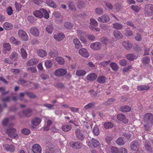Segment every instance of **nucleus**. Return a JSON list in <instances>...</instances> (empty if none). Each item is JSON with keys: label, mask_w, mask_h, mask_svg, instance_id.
<instances>
[{"label": "nucleus", "mask_w": 153, "mask_h": 153, "mask_svg": "<svg viewBox=\"0 0 153 153\" xmlns=\"http://www.w3.org/2000/svg\"><path fill=\"white\" fill-rule=\"evenodd\" d=\"M144 12L148 15H153V5L151 4L146 5L144 8Z\"/></svg>", "instance_id": "2"}, {"label": "nucleus", "mask_w": 153, "mask_h": 153, "mask_svg": "<svg viewBox=\"0 0 153 153\" xmlns=\"http://www.w3.org/2000/svg\"><path fill=\"white\" fill-rule=\"evenodd\" d=\"M39 61L35 59H33L28 60L27 62V65L28 66L33 65L38 63Z\"/></svg>", "instance_id": "16"}, {"label": "nucleus", "mask_w": 153, "mask_h": 153, "mask_svg": "<svg viewBox=\"0 0 153 153\" xmlns=\"http://www.w3.org/2000/svg\"><path fill=\"white\" fill-rule=\"evenodd\" d=\"M55 60L59 64L61 65H62L64 64L65 60L61 56H59L56 57Z\"/></svg>", "instance_id": "33"}, {"label": "nucleus", "mask_w": 153, "mask_h": 153, "mask_svg": "<svg viewBox=\"0 0 153 153\" xmlns=\"http://www.w3.org/2000/svg\"><path fill=\"white\" fill-rule=\"evenodd\" d=\"M111 62L110 60L107 61H103L100 63L99 65L103 67H106Z\"/></svg>", "instance_id": "46"}, {"label": "nucleus", "mask_w": 153, "mask_h": 153, "mask_svg": "<svg viewBox=\"0 0 153 153\" xmlns=\"http://www.w3.org/2000/svg\"><path fill=\"white\" fill-rule=\"evenodd\" d=\"M41 122V120L40 118L38 117L33 118L31 120V123L33 126H31V128H34L36 127V126L38 125Z\"/></svg>", "instance_id": "8"}, {"label": "nucleus", "mask_w": 153, "mask_h": 153, "mask_svg": "<svg viewBox=\"0 0 153 153\" xmlns=\"http://www.w3.org/2000/svg\"><path fill=\"white\" fill-rule=\"evenodd\" d=\"M78 6L80 8L84 7H85L84 2L81 0H79L78 2Z\"/></svg>", "instance_id": "61"}, {"label": "nucleus", "mask_w": 153, "mask_h": 153, "mask_svg": "<svg viewBox=\"0 0 153 153\" xmlns=\"http://www.w3.org/2000/svg\"><path fill=\"white\" fill-rule=\"evenodd\" d=\"M25 95H27L29 97L32 98H35L36 96L33 93L28 91H26L25 92Z\"/></svg>", "instance_id": "45"}, {"label": "nucleus", "mask_w": 153, "mask_h": 153, "mask_svg": "<svg viewBox=\"0 0 153 153\" xmlns=\"http://www.w3.org/2000/svg\"><path fill=\"white\" fill-rule=\"evenodd\" d=\"M100 145L99 142L94 139H92L91 141H89L88 143V145L90 147L96 148L97 147Z\"/></svg>", "instance_id": "9"}, {"label": "nucleus", "mask_w": 153, "mask_h": 153, "mask_svg": "<svg viewBox=\"0 0 153 153\" xmlns=\"http://www.w3.org/2000/svg\"><path fill=\"white\" fill-rule=\"evenodd\" d=\"M68 4L69 8L70 10L74 11L76 10V8L74 3L72 2L69 1L68 3Z\"/></svg>", "instance_id": "37"}, {"label": "nucleus", "mask_w": 153, "mask_h": 153, "mask_svg": "<svg viewBox=\"0 0 153 153\" xmlns=\"http://www.w3.org/2000/svg\"><path fill=\"white\" fill-rule=\"evenodd\" d=\"M20 53L22 58L23 59H26L27 55L26 50L23 48H21L20 49Z\"/></svg>", "instance_id": "35"}, {"label": "nucleus", "mask_w": 153, "mask_h": 153, "mask_svg": "<svg viewBox=\"0 0 153 153\" xmlns=\"http://www.w3.org/2000/svg\"><path fill=\"white\" fill-rule=\"evenodd\" d=\"M45 65L46 67L50 68L52 65V62L50 60H48L45 62Z\"/></svg>", "instance_id": "62"}, {"label": "nucleus", "mask_w": 153, "mask_h": 153, "mask_svg": "<svg viewBox=\"0 0 153 153\" xmlns=\"http://www.w3.org/2000/svg\"><path fill=\"white\" fill-rule=\"evenodd\" d=\"M125 34L127 36H131L133 35V32L130 30H126Z\"/></svg>", "instance_id": "64"}, {"label": "nucleus", "mask_w": 153, "mask_h": 153, "mask_svg": "<svg viewBox=\"0 0 153 153\" xmlns=\"http://www.w3.org/2000/svg\"><path fill=\"white\" fill-rule=\"evenodd\" d=\"M78 33V36L80 39L84 37H85L86 34L85 32H84L82 30H79L77 31Z\"/></svg>", "instance_id": "42"}, {"label": "nucleus", "mask_w": 153, "mask_h": 153, "mask_svg": "<svg viewBox=\"0 0 153 153\" xmlns=\"http://www.w3.org/2000/svg\"><path fill=\"white\" fill-rule=\"evenodd\" d=\"M149 88V87L146 85H140L138 86L137 87L139 91H142L144 90H148Z\"/></svg>", "instance_id": "50"}, {"label": "nucleus", "mask_w": 153, "mask_h": 153, "mask_svg": "<svg viewBox=\"0 0 153 153\" xmlns=\"http://www.w3.org/2000/svg\"><path fill=\"white\" fill-rule=\"evenodd\" d=\"M104 126L105 128L108 129L112 128L113 127V125L110 122H106L104 124Z\"/></svg>", "instance_id": "40"}, {"label": "nucleus", "mask_w": 153, "mask_h": 153, "mask_svg": "<svg viewBox=\"0 0 153 153\" xmlns=\"http://www.w3.org/2000/svg\"><path fill=\"white\" fill-rule=\"evenodd\" d=\"M90 47L93 50H99L101 48V45L100 42H96L91 44L90 45Z\"/></svg>", "instance_id": "12"}, {"label": "nucleus", "mask_w": 153, "mask_h": 153, "mask_svg": "<svg viewBox=\"0 0 153 153\" xmlns=\"http://www.w3.org/2000/svg\"><path fill=\"white\" fill-rule=\"evenodd\" d=\"M71 128V126H69L67 125L63 126L62 127V130L65 131H68L70 130Z\"/></svg>", "instance_id": "49"}, {"label": "nucleus", "mask_w": 153, "mask_h": 153, "mask_svg": "<svg viewBox=\"0 0 153 153\" xmlns=\"http://www.w3.org/2000/svg\"><path fill=\"white\" fill-rule=\"evenodd\" d=\"M80 54L82 56L87 58L89 56V54L86 49L84 48L80 49L79 51Z\"/></svg>", "instance_id": "14"}, {"label": "nucleus", "mask_w": 153, "mask_h": 153, "mask_svg": "<svg viewBox=\"0 0 153 153\" xmlns=\"http://www.w3.org/2000/svg\"><path fill=\"white\" fill-rule=\"evenodd\" d=\"M40 77L43 80H45L48 79L49 76L48 75L45 74H42L40 76Z\"/></svg>", "instance_id": "58"}, {"label": "nucleus", "mask_w": 153, "mask_h": 153, "mask_svg": "<svg viewBox=\"0 0 153 153\" xmlns=\"http://www.w3.org/2000/svg\"><path fill=\"white\" fill-rule=\"evenodd\" d=\"M97 77V76L95 74L92 73L88 74L87 76V79L88 80L90 81H93L95 80Z\"/></svg>", "instance_id": "19"}, {"label": "nucleus", "mask_w": 153, "mask_h": 153, "mask_svg": "<svg viewBox=\"0 0 153 153\" xmlns=\"http://www.w3.org/2000/svg\"><path fill=\"white\" fill-rule=\"evenodd\" d=\"M89 93H91V94L92 97H96L97 95V91H95L94 90L91 89L89 91Z\"/></svg>", "instance_id": "63"}, {"label": "nucleus", "mask_w": 153, "mask_h": 153, "mask_svg": "<svg viewBox=\"0 0 153 153\" xmlns=\"http://www.w3.org/2000/svg\"><path fill=\"white\" fill-rule=\"evenodd\" d=\"M65 36L62 33H60L58 35H55L54 36V38L56 40L61 41L64 39Z\"/></svg>", "instance_id": "28"}, {"label": "nucleus", "mask_w": 153, "mask_h": 153, "mask_svg": "<svg viewBox=\"0 0 153 153\" xmlns=\"http://www.w3.org/2000/svg\"><path fill=\"white\" fill-rule=\"evenodd\" d=\"M64 25L65 27L68 30L71 29L73 26V25L69 22H65Z\"/></svg>", "instance_id": "47"}, {"label": "nucleus", "mask_w": 153, "mask_h": 153, "mask_svg": "<svg viewBox=\"0 0 153 153\" xmlns=\"http://www.w3.org/2000/svg\"><path fill=\"white\" fill-rule=\"evenodd\" d=\"M69 145L71 147L77 149H79L81 148L82 146V144L79 141H71L69 143Z\"/></svg>", "instance_id": "4"}, {"label": "nucleus", "mask_w": 153, "mask_h": 153, "mask_svg": "<svg viewBox=\"0 0 153 153\" xmlns=\"http://www.w3.org/2000/svg\"><path fill=\"white\" fill-rule=\"evenodd\" d=\"M41 11V9L40 10H36L33 12V14L36 17L41 18L43 17Z\"/></svg>", "instance_id": "23"}, {"label": "nucleus", "mask_w": 153, "mask_h": 153, "mask_svg": "<svg viewBox=\"0 0 153 153\" xmlns=\"http://www.w3.org/2000/svg\"><path fill=\"white\" fill-rule=\"evenodd\" d=\"M140 146L139 143L137 141L134 140L130 144V148L133 151L137 150Z\"/></svg>", "instance_id": "11"}, {"label": "nucleus", "mask_w": 153, "mask_h": 153, "mask_svg": "<svg viewBox=\"0 0 153 153\" xmlns=\"http://www.w3.org/2000/svg\"><path fill=\"white\" fill-rule=\"evenodd\" d=\"M32 110L30 108H28L22 111V114L26 117H30L32 115Z\"/></svg>", "instance_id": "15"}, {"label": "nucleus", "mask_w": 153, "mask_h": 153, "mask_svg": "<svg viewBox=\"0 0 153 153\" xmlns=\"http://www.w3.org/2000/svg\"><path fill=\"white\" fill-rule=\"evenodd\" d=\"M46 31L49 33H51L53 30V27L52 25L48 26L46 28Z\"/></svg>", "instance_id": "51"}, {"label": "nucleus", "mask_w": 153, "mask_h": 153, "mask_svg": "<svg viewBox=\"0 0 153 153\" xmlns=\"http://www.w3.org/2000/svg\"><path fill=\"white\" fill-rule=\"evenodd\" d=\"M142 61L145 65H148L150 62V57L148 56H145L142 58Z\"/></svg>", "instance_id": "24"}, {"label": "nucleus", "mask_w": 153, "mask_h": 153, "mask_svg": "<svg viewBox=\"0 0 153 153\" xmlns=\"http://www.w3.org/2000/svg\"><path fill=\"white\" fill-rule=\"evenodd\" d=\"M113 25L114 28L118 30H120L123 27L122 25L117 23L113 24Z\"/></svg>", "instance_id": "52"}, {"label": "nucleus", "mask_w": 153, "mask_h": 153, "mask_svg": "<svg viewBox=\"0 0 153 153\" xmlns=\"http://www.w3.org/2000/svg\"><path fill=\"white\" fill-rule=\"evenodd\" d=\"M116 143L117 144L120 145H123L125 143V141L123 140V138L122 137L118 138L116 140Z\"/></svg>", "instance_id": "43"}, {"label": "nucleus", "mask_w": 153, "mask_h": 153, "mask_svg": "<svg viewBox=\"0 0 153 153\" xmlns=\"http://www.w3.org/2000/svg\"><path fill=\"white\" fill-rule=\"evenodd\" d=\"M41 10L43 16L46 19H48L49 17V14L47 10L44 9H41Z\"/></svg>", "instance_id": "41"}, {"label": "nucleus", "mask_w": 153, "mask_h": 153, "mask_svg": "<svg viewBox=\"0 0 153 153\" xmlns=\"http://www.w3.org/2000/svg\"><path fill=\"white\" fill-rule=\"evenodd\" d=\"M67 73L66 70L61 68L56 69L54 72L55 75L58 77H61L65 75Z\"/></svg>", "instance_id": "3"}, {"label": "nucleus", "mask_w": 153, "mask_h": 153, "mask_svg": "<svg viewBox=\"0 0 153 153\" xmlns=\"http://www.w3.org/2000/svg\"><path fill=\"white\" fill-rule=\"evenodd\" d=\"M121 111L123 112H127L130 111L131 108L128 105H125L122 106L120 108Z\"/></svg>", "instance_id": "29"}, {"label": "nucleus", "mask_w": 153, "mask_h": 153, "mask_svg": "<svg viewBox=\"0 0 153 153\" xmlns=\"http://www.w3.org/2000/svg\"><path fill=\"white\" fill-rule=\"evenodd\" d=\"M89 24V27L91 30L95 31H99L100 30V29L97 27L98 25V23L94 19H90Z\"/></svg>", "instance_id": "1"}, {"label": "nucleus", "mask_w": 153, "mask_h": 153, "mask_svg": "<svg viewBox=\"0 0 153 153\" xmlns=\"http://www.w3.org/2000/svg\"><path fill=\"white\" fill-rule=\"evenodd\" d=\"M97 20L100 22L103 23H107L110 21V18L108 15L105 14L99 17Z\"/></svg>", "instance_id": "6"}, {"label": "nucleus", "mask_w": 153, "mask_h": 153, "mask_svg": "<svg viewBox=\"0 0 153 153\" xmlns=\"http://www.w3.org/2000/svg\"><path fill=\"white\" fill-rule=\"evenodd\" d=\"M10 41L11 42L16 45H19L20 43V42L16 39L13 36H12L10 37Z\"/></svg>", "instance_id": "44"}, {"label": "nucleus", "mask_w": 153, "mask_h": 153, "mask_svg": "<svg viewBox=\"0 0 153 153\" xmlns=\"http://www.w3.org/2000/svg\"><path fill=\"white\" fill-rule=\"evenodd\" d=\"M86 73V72L84 70H77L76 72V74L77 76H83Z\"/></svg>", "instance_id": "38"}, {"label": "nucleus", "mask_w": 153, "mask_h": 153, "mask_svg": "<svg viewBox=\"0 0 153 153\" xmlns=\"http://www.w3.org/2000/svg\"><path fill=\"white\" fill-rule=\"evenodd\" d=\"M37 53L38 56L41 57H44L47 55V53L42 50H38Z\"/></svg>", "instance_id": "30"}, {"label": "nucleus", "mask_w": 153, "mask_h": 153, "mask_svg": "<svg viewBox=\"0 0 153 153\" xmlns=\"http://www.w3.org/2000/svg\"><path fill=\"white\" fill-rule=\"evenodd\" d=\"M95 13L98 15H101L103 13V10L101 8H97L95 10Z\"/></svg>", "instance_id": "53"}, {"label": "nucleus", "mask_w": 153, "mask_h": 153, "mask_svg": "<svg viewBox=\"0 0 153 153\" xmlns=\"http://www.w3.org/2000/svg\"><path fill=\"white\" fill-rule=\"evenodd\" d=\"M126 58L130 61H133L134 59H136L137 58V57L136 55L133 53L128 54L126 56Z\"/></svg>", "instance_id": "31"}, {"label": "nucleus", "mask_w": 153, "mask_h": 153, "mask_svg": "<svg viewBox=\"0 0 153 153\" xmlns=\"http://www.w3.org/2000/svg\"><path fill=\"white\" fill-rule=\"evenodd\" d=\"M115 100V99L114 98H110L108 99L107 101L104 102L103 104L105 106H107L112 104Z\"/></svg>", "instance_id": "32"}, {"label": "nucleus", "mask_w": 153, "mask_h": 153, "mask_svg": "<svg viewBox=\"0 0 153 153\" xmlns=\"http://www.w3.org/2000/svg\"><path fill=\"white\" fill-rule=\"evenodd\" d=\"M113 35L115 38L122 39L123 38L122 34L119 31L115 30L114 31Z\"/></svg>", "instance_id": "22"}, {"label": "nucleus", "mask_w": 153, "mask_h": 153, "mask_svg": "<svg viewBox=\"0 0 153 153\" xmlns=\"http://www.w3.org/2000/svg\"><path fill=\"white\" fill-rule=\"evenodd\" d=\"M117 117L118 120L123 121L125 123L128 122V120L126 118L125 116L123 114H119Z\"/></svg>", "instance_id": "18"}, {"label": "nucleus", "mask_w": 153, "mask_h": 153, "mask_svg": "<svg viewBox=\"0 0 153 153\" xmlns=\"http://www.w3.org/2000/svg\"><path fill=\"white\" fill-rule=\"evenodd\" d=\"M144 121L145 122L152 124H153V115L150 113H147L144 117Z\"/></svg>", "instance_id": "5"}, {"label": "nucleus", "mask_w": 153, "mask_h": 153, "mask_svg": "<svg viewBox=\"0 0 153 153\" xmlns=\"http://www.w3.org/2000/svg\"><path fill=\"white\" fill-rule=\"evenodd\" d=\"M101 42L103 44L106 45L108 42V40L107 38L105 37L102 38Z\"/></svg>", "instance_id": "59"}, {"label": "nucleus", "mask_w": 153, "mask_h": 153, "mask_svg": "<svg viewBox=\"0 0 153 153\" xmlns=\"http://www.w3.org/2000/svg\"><path fill=\"white\" fill-rule=\"evenodd\" d=\"M113 138V136L110 134H108L105 137V140L107 143H109L112 140Z\"/></svg>", "instance_id": "60"}, {"label": "nucleus", "mask_w": 153, "mask_h": 153, "mask_svg": "<svg viewBox=\"0 0 153 153\" xmlns=\"http://www.w3.org/2000/svg\"><path fill=\"white\" fill-rule=\"evenodd\" d=\"M10 59L13 61H16L18 59V55L15 52H14L11 53Z\"/></svg>", "instance_id": "27"}, {"label": "nucleus", "mask_w": 153, "mask_h": 153, "mask_svg": "<svg viewBox=\"0 0 153 153\" xmlns=\"http://www.w3.org/2000/svg\"><path fill=\"white\" fill-rule=\"evenodd\" d=\"M32 151L33 153H41L42 149L39 145L35 144L32 146Z\"/></svg>", "instance_id": "10"}, {"label": "nucleus", "mask_w": 153, "mask_h": 153, "mask_svg": "<svg viewBox=\"0 0 153 153\" xmlns=\"http://www.w3.org/2000/svg\"><path fill=\"white\" fill-rule=\"evenodd\" d=\"M15 5L16 10L18 11L21 10L22 5L20 3H18L16 1L15 2Z\"/></svg>", "instance_id": "57"}, {"label": "nucleus", "mask_w": 153, "mask_h": 153, "mask_svg": "<svg viewBox=\"0 0 153 153\" xmlns=\"http://www.w3.org/2000/svg\"><path fill=\"white\" fill-rule=\"evenodd\" d=\"M76 48L79 49L82 47V45L79 41L78 39H75L73 40Z\"/></svg>", "instance_id": "26"}, {"label": "nucleus", "mask_w": 153, "mask_h": 153, "mask_svg": "<svg viewBox=\"0 0 153 153\" xmlns=\"http://www.w3.org/2000/svg\"><path fill=\"white\" fill-rule=\"evenodd\" d=\"M49 54L51 57L53 58L59 55V53L57 51H51L49 53Z\"/></svg>", "instance_id": "55"}, {"label": "nucleus", "mask_w": 153, "mask_h": 153, "mask_svg": "<svg viewBox=\"0 0 153 153\" xmlns=\"http://www.w3.org/2000/svg\"><path fill=\"white\" fill-rule=\"evenodd\" d=\"M54 147L53 146H47L45 148V153H54Z\"/></svg>", "instance_id": "21"}, {"label": "nucleus", "mask_w": 153, "mask_h": 153, "mask_svg": "<svg viewBox=\"0 0 153 153\" xmlns=\"http://www.w3.org/2000/svg\"><path fill=\"white\" fill-rule=\"evenodd\" d=\"M110 66L114 71H116L118 69V66L115 63L111 62L110 64Z\"/></svg>", "instance_id": "48"}, {"label": "nucleus", "mask_w": 153, "mask_h": 153, "mask_svg": "<svg viewBox=\"0 0 153 153\" xmlns=\"http://www.w3.org/2000/svg\"><path fill=\"white\" fill-rule=\"evenodd\" d=\"M3 46L4 48L3 52L4 54H5L6 53V51H10V44L8 43H4Z\"/></svg>", "instance_id": "39"}, {"label": "nucleus", "mask_w": 153, "mask_h": 153, "mask_svg": "<svg viewBox=\"0 0 153 153\" xmlns=\"http://www.w3.org/2000/svg\"><path fill=\"white\" fill-rule=\"evenodd\" d=\"M27 70L28 71H30L31 73H36L37 72L36 68L33 66L27 68Z\"/></svg>", "instance_id": "54"}, {"label": "nucleus", "mask_w": 153, "mask_h": 153, "mask_svg": "<svg viewBox=\"0 0 153 153\" xmlns=\"http://www.w3.org/2000/svg\"><path fill=\"white\" fill-rule=\"evenodd\" d=\"M119 149L115 147H112L111 148V153H119Z\"/></svg>", "instance_id": "56"}, {"label": "nucleus", "mask_w": 153, "mask_h": 153, "mask_svg": "<svg viewBox=\"0 0 153 153\" xmlns=\"http://www.w3.org/2000/svg\"><path fill=\"white\" fill-rule=\"evenodd\" d=\"M30 32L31 34L36 36H39V31L38 29L34 27H31L30 28Z\"/></svg>", "instance_id": "13"}, {"label": "nucleus", "mask_w": 153, "mask_h": 153, "mask_svg": "<svg viewBox=\"0 0 153 153\" xmlns=\"http://www.w3.org/2000/svg\"><path fill=\"white\" fill-rule=\"evenodd\" d=\"M145 148L148 153H150L152 152V148L148 142H146L144 144Z\"/></svg>", "instance_id": "25"}, {"label": "nucleus", "mask_w": 153, "mask_h": 153, "mask_svg": "<svg viewBox=\"0 0 153 153\" xmlns=\"http://www.w3.org/2000/svg\"><path fill=\"white\" fill-rule=\"evenodd\" d=\"M46 3L48 5L53 8H56L57 7L55 3L52 0H46Z\"/></svg>", "instance_id": "20"}, {"label": "nucleus", "mask_w": 153, "mask_h": 153, "mask_svg": "<svg viewBox=\"0 0 153 153\" xmlns=\"http://www.w3.org/2000/svg\"><path fill=\"white\" fill-rule=\"evenodd\" d=\"M105 77L104 76H101L98 78L97 80L98 82L100 84H103L105 82Z\"/></svg>", "instance_id": "34"}, {"label": "nucleus", "mask_w": 153, "mask_h": 153, "mask_svg": "<svg viewBox=\"0 0 153 153\" xmlns=\"http://www.w3.org/2000/svg\"><path fill=\"white\" fill-rule=\"evenodd\" d=\"M96 105V103L92 102L85 105L84 108L85 109L87 110L92 108Z\"/></svg>", "instance_id": "36"}, {"label": "nucleus", "mask_w": 153, "mask_h": 153, "mask_svg": "<svg viewBox=\"0 0 153 153\" xmlns=\"http://www.w3.org/2000/svg\"><path fill=\"white\" fill-rule=\"evenodd\" d=\"M122 44L123 46L127 50H130L132 47V45L129 41H123Z\"/></svg>", "instance_id": "17"}, {"label": "nucleus", "mask_w": 153, "mask_h": 153, "mask_svg": "<svg viewBox=\"0 0 153 153\" xmlns=\"http://www.w3.org/2000/svg\"><path fill=\"white\" fill-rule=\"evenodd\" d=\"M18 34L19 37L25 41H27L28 39V37L26 33L24 31L19 30L18 32Z\"/></svg>", "instance_id": "7"}]
</instances>
